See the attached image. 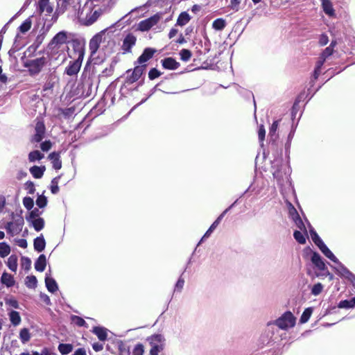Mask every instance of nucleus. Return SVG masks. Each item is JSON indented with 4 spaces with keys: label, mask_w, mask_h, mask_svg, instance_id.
Segmentation results:
<instances>
[{
    "label": "nucleus",
    "mask_w": 355,
    "mask_h": 355,
    "mask_svg": "<svg viewBox=\"0 0 355 355\" xmlns=\"http://www.w3.org/2000/svg\"><path fill=\"white\" fill-rule=\"evenodd\" d=\"M318 248L327 258L336 264V266H331L336 273L341 278L349 282L355 287V275L338 260L324 243L319 245Z\"/></svg>",
    "instance_id": "obj_1"
},
{
    "label": "nucleus",
    "mask_w": 355,
    "mask_h": 355,
    "mask_svg": "<svg viewBox=\"0 0 355 355\" xmlns=\"http://www.w3.org/2000/svg\"><path fill=\"white\" fill-rule=\"evenodd\" d=\"M25 58L26 55L24 54L21 60L23 61L24 67L28 69V73L32 77L37 76L49 61L48 57L45 56L31 60H26Z\"/></svg>",
    "instance_id": "obj_2"
},
{
    "label": "nucleus",
    "mask_w": 355,
    "mask_h": 355,
    "mask_svg": "<svg viewBox=\"0 0 355 355\" xmlns=\"http://www.w3.org/2000/svg\"><path fill=\"white\" fill-rule=\"evenodd\" d=\"M296 318L293 314L287 311L284 313L279 318L274 321H270L267 324V328L270 331V328L272 326H277L283 330H287L288 328L293 327L295 324Z\"/></svg>",
    "instance_id": "obj_3"
},
{
    "label": "nucleus",
    "mask_w": 355,
    "mask_h": 355,
    "mask_svg": "<svg viewBox=\"0 0 355 355\" xmlns=\"http://www.w3.org/2000/svg\"><path fill=\"white\" fill-rule=\"evenodd\" d=\"M271 168L272 175L278 182L284 181V176H286L287 178L291 172V168L288 166L283 164L282 157L274 159V160L272 162Z\"/></svg>",
    "instance_id": "obj_4"
},
{
    "label": "nucleus",
    "mask_w": 355,
    "mask_h": 355,
    "mask_svg": "<svg viewBox=\"0 0 355 355\" xmlns=\"http://www.w3.org/2000/svg\"><path fill=\"white\" fill-rule=\"evenodd\" d=\"M22 209H20L19 213H12L11 218L14 221L8 222L5 226L7 233L13 234L14 226L17 228V233L21 231L23 225L24 224V220L22 216Z\"/></svg>",
    "instance_id": "obj_5"
},
{
    "label": "nucleus",
    "mask_w": 355,
    "mask_h": 355,
    "mask_svg": "<svg viewBox=\"0 0 355 355\" xmlns=\"http://www.w3.org/2000/svg\"><path fill=\"white\" fill-rule=\"evenodd\" d=\"M311 261L318 270L322 272V275L329 276L331 279H333V275L329 272L324 260L318 252L311 251Z\"/></svg>",
    "instance_id": "obj_6"
},
{
    "label": "nucleus",
    "mask_w": 355,
    "mask_h": 355,
    "mask_svg": "<svg viewBox=\"0 0 355 355\" xmlns=\"http://www.w3.org/2000/svg\"><path fill=\"white\" fill-rule=\"evenodd\" d=\"M146 67L147 64H139L133 69L127 70L125 84H132L137 81L146 71Z\"/></svg>",
    "instance_id": "obj_7"
},
{
    "label": "nucleus",
    "mask_w": 355,
    "mask_h": 355,
    "mask_svg": "<svg viewBox=\"0 0 355 355\" xmlns=\"http://www.w3.org/2000/svg\"><path fill=\"white\" fill-rule=\"evenodd\" d=\"M67 32L61 31L54 35L48 44V49L50 51L58 50L61 45L68 43Z\"/></svg>",
    "instance_id": "obj_8"
},
{
    "label": "nucleus",
    "mask_w": 355,
    "mask_h": 355,
    "mask_svg": "<svg viewBox=\"0 0 355 355\" xmlns=\"http://www.w3.org/2000/svg\"><path fill=\"white\" fill-rule=\"evenodd\" d=\"M162 16V12H157L153 16L141 21L138 24L137 30L141 32H146L149 31L153 26L156 25L159 21L161 19Z\"/></svg>",
    "instance_id": "obj_9"
},
{
    "label": "nucleus",
    "mask_w": 355,
    "mask_h": 355,
    "mask_svg": "<svg viewBox=\"0 0 355 355\" xmlns=\"http://www.w3.org/2000/svg\"><path fill=\"white\" fill-rule=\"evenodd\" d=\"M85 41L76 38L71 40V47L77 59L83 60L85 55Z\"/></svg>",
    "instance_id": "obj_10"
},
{
    "label": "nucleus",
    "mask_w": 355,
    "mask_h": 355,
    "mask_svg": "<svg viewBox=\"0 0 355 355\" xmlns=\"http://www.w3.org/2000/svg\"><path fill=\"white\" fill-rule=\"evenodd\" d=\"M78 89L81 90V96L87 98L92 96L93 92V81L92 78H88L83 80L80 85H78Z\"/></svg>",
    "instance_id": "obj_11"
},
{
    "label": "nucleus",
    "mask_w": 355,
    "mask_h": 355,
    "mask_svg": "<svg viewBox=\"0 0 355 355\" xmlns=\"http://www.w3.org/2000/svg\"><path fill=\"white\" fill-rule=\"evenodd\" d=\"M83 60L76 58L74 60L70 61L65 68L64 73L70 76L77 75L80 69Z\"/></svg>",
    "instance_id": "obj_12"
},
{
    "label": "nucleus",
    "mask_w": 355,
    "mask_h": 355,
    "mask_svg": "<svg viewBox=\"0 0 355 355\" xmlns=\"http://www.w3.org/2000/svg\"><path fill=\"white\" fill-rule=\"evenodd\" d=\"M157 52L155 49L151 47L145 48L139 57L137 58L135 64H146L145 63L150 60Z\"/></svg>",
    "instance_id": "obj_13"
},
{
    "label": "nucleus",
    "mask_w": 355,
    "mask_h": 355,
    "mask_svg": "<svg viewBox=\"0 0 355 355\" xmlns=\"http://www.w3.org/2000/svg\"><path fill=\"white\" fill-rule=\"evenodd\" d=\"M279 120L274 121L269 129V144L272 148L276 146V142L279 138V135L277 133V130L279 126Z\"/></svg>",
    "instance_id": "obj_14"
},
{
    "label": "nucleus",
    "mask_w": 355,
    "mask_h": 355,
    "mask_svg": "<svg viewBox=\"0 0 355 355\" xmlns=\"http://www.w3.org/2000/svg\"><path fill=\"white\" fill-rule=\"evenodd\" d=\"M137 41L136 37L132 33L126 35L123 41L122 49L124 53H130L132 48L135 45Z\"/></svg>",
    "instance_id": "obj_15"
},
{
    "label": "nucleus",
    "mask_w": 355,
    "mask_h": 355,
    "mask_svg": "<svg viewBox=\"0 0 355 355\" xmlns=\"http://www.w3.org/2000/svg\"><path fill=\"white\" fill-rule=\"evenodd\" d=\"M45 130V125L42 122L37 123L35 128V134L31 141L36 143L41 142L44 137Z\"/></svg>",
    "instance_id": "obj_16"
},
{
    "label": "nucleus",
    "mask_w": 355,
    "mask_h": 355,
    "mask_svg": "<svg viewBox=\"0 0 355 355\" xmlns=\"http://www.w3.org/2000/svg\"><path fill=\"white\" fill-rule=\"evenodd\" d=\"M324 62H325V60H324V59H322L320 58H319V60L316 62L315 69H314L313 75L311 78V80L309 83L311 85V87L313 86V85L315 84V82L318 78V77L321 73L322 67L323 64H324Z\"/></svg>",
    "instance_id": "obj_17"
},
{
    "label": "nucleus",
    "mask_w": 355,
    "mask_h": 355,
    "mask_svg": "<svg viewBox=\"0 0 355 355\" xmlns=\"http://www.w3.org/2000/svg\"><path fill=\"white\" fill-rule=\"evenodd\" d=\"M71 0H58L57 1V8L52 17L54 21L57 20L58 15L62 14L67 9L68 6L70 4Z\"/></svg>",
    "instance_id": "obj_18"
},
{
    "label": "nucleus",
    "mask_w": 355,
    "mask_h": 355,
    "mask_svg": "<svg viewBox=\"0 0 355 355\" xmlns=\"http://www.w3.org/2000/svg\"><path fill=\"white\" fill-rule=\"evenodd\" d=\"M163 68L168 70H175L180 67V63L177 62L173 58L168 57L161 60Z\"/></svg>",
    "instance_id": "obj_19"
},
{
    "label": "nucleus",
    "mask_w": 355,
    "mask_h": 355,
    "mask_svg": "<svg viewBox=\"0 0 355 355\" xmlns=\"http://www.w3.org/2000/svg\"><path fill=\"white\" fill-rule=\"evenodd\" d=\"M321 6L323 12L329 17H336V12L331 0H322Z\"/></svg>",
    "instance_id": "obj_20"
},
{
    "label": "nucleus",
    "mask_w": 355,
    "mask_h": 355,
    "mask_svg": "<svg viewBox=\"0 0 355 355\" xmlns=\"http://www.w3.org/2000/svg\"><path fill=\"white\" fill-rule=\"evenodd\" d=\"M44 37V33L40 34L36 37L34 42L31 46H29L26 50V52H29L31 53L29 56H31L32 54H33L37 50L41 44L43 42Z\"/></svg>",
    "instance_id": "obj_21"
},
{
    "label": "nucleus",
    "mask_w": 355,
    "mask_h": 355,
    "mask_svg": "<svg viewBox=\"0 0 355 355\" xmlns=\"http://www.w3.org/2000/svg\"><path fill=\"white\" fill-rule=\"evenodd\" d=\"M94 334H95L99 340L105 341L107 339V331L108 329L104 327L101 326H96L94 327L91 331Z\"/></svg>",
    "instance_id": "obj_22"
},
{
    "label": "nucleus",
    "mask_w": 355,
    "mask_h": 355,
    "mask_svg": "<svg viewBox=\"0 0 355 355\" xmlns=\"http://www.w3.org/2000/svg\"><path fill=\"white\" fill-rule=\"evenodd\" d=\"M102 14L103 10L101 8L94 10L93 12H91L89 15H87L84 24L91 26L97 21Z\"/></svg>",
    "instance_id": "obj_23"
},
{
    "label": "nucleus",
    "mask_w": 355,
    "mask_h": 355,
    "mask_svg": "<svg viewBox=\"0 0 355 355\" xmlns=\"http://www.w3.org/2000/svg\"><path fill=\"white\" fill-rule=\"evenodd\" d=\"M151 347L153 346H158L159 345H164L165 338L162 334H155L147 338Z\"/></svg>",
    "instance_id": "obj_24"
},
{
    "label": "nucleus",
    "mask_w": 355,
    "mask_h": 355,
    "mask_svg": "<svg viewBox=\"0 0 355 355\" xmlns=\"http://www.w3.org/2000/svg\"><path fill=\"white\" fill-rule=\"evenodd\" d=\"M45 285L49 292L54 293L58 290V285L54 278L49 277L48 273H46Z\"/></svg>",
    "instance_id": "obj_25"
},
{
    "label": "nucleus",
    "mask_w": 355,
    "mask_h": 355,
    "mask_svg": "<svg viewBox=\"0 0 355 355\" xmlns=\"http://www.w3.org/2000/svg\"><path fill=\"white\" fill-rule=\"evenodd\" d=\"M46 247V241L43 234H40L33 240L34 250L37 252H42L44 250Z\"/></svg>",
    "instance_id": "obj_26"
},
{
    "label": "nucleus",
    "mask_w": 355,
    "mask_h": 355,
    "mask_svg": "<svg viewBox=\"0 0 355 355\" xmlns=\"http://www.w3.org/2000/svg\"><path fill=\"white\" fill-rule=\"evenodd\" d=\"M38 10L40 13L46 12L47 15H50L53 10V7L50 4L49 0H40Z\"/></svg>",
    "instance_id": "obj_27"
},
{
    "label": "nucleus",
    "mask_w": 355,
    "mask_h": 355,
    "mask_svg": "<svg viewBox=\"0 0 355 355\" xmlns=\"http://www.w3.org/2000/svg\"><path fill=\"white\" fill-rule=\"evenodd\" d=\"M101 42V36H99L98 35H94L90 40L89 44V50L91 51L92 55H94L97 52V51L100 46Z\"/></svg>",
    "instance_id": "obj_28"
},
{
    "label": "nucleus",
    "mask_w": 355,
    "mask_h": 355,
    "mask_svg": "<svg viewBox=\"0 0 355 355\" xmlns=\"http://www.w3.org/2000/svg\"><path fill=\"white\" fill-rule=\"evenodd\" d=\"M35 269L38 272H43L46 266V257L45 254H41L35 261Z\"/></svg>",
    "instance_id": "obj_29"
},
{
    "label": "nucleus",
    "mask_w": 355,
    "mask_h": 355,
    "mask_svg": "<svg viewBox=\"0 0 355 355\" xmlns=\"http://www.w3.org/2000/svg\"><path fill=\"white\" fill-rule=\"evenodd\" d=\"M1 282L8 288L13 286L15 284L13 276L6 272H3L2 273L1 277Z\"/></svg>",
    "instance_id": "obj_30"
},
{
    "label": "nucleus",
    "mask_w": 355,
    "mask_h": 355,
    "mask_svg": "<svg viewBox=\"0 0 355 355\" xmlns=\"http://www.w3.org/2000/svg\"><path fill=\"white\" fill-rule=\"evenodd\" d=\"M307 223H308L309 227V233H310L311 238L313 242L314 243V244L318 248L319 245L324 243V242L322 240V239L320 237L318 234L316 232L315 230L311 226L310 223L309 221H307Z\"/></svg>",
    "instance_id": "obj_31"
},
{
    "label": "nucleus",
    "mask_w": 355,
    "mask_h": 355,
    "mask_svg": "<svg viewBox=\"0 0 355 355\" xmlns=\"http://www.w3.org/2000/svg\"><path fill=\"white\" fill-rule=\"evenodd\" d=\"M46 170L44 166H33L30 168L29 171L33 178L40 179L42 178L44 173Z\"/></svg>",
    "instance_id": "obj_32"
},
{
    "label": "nucleus",
    "mask_w": 355,
    "mask_h": 355,
    "mask_svg": "<svg viewBox=\"0 0 355 355\" xmlns=\"http://www.w3.org/2000/svg\"><path fill=\"white\" fill-rule=\"evenodd\" d=\"M27 222H28L30 225H31L37 232L41 231L44 227L45 225L44 218L41 217L33 219L31 220H28Z\"/></svg>",
    "instance_id": "obj_33"
},
{
    "label": "nucleus",
    "mask_w": 355,
    "mask_h": 355,
    "mask_svg": "<svg viewBox=\"0 0 355 355\" xmlns=\"http://www.w3.org/2000/svg\"><path fill=\"white\" fill-rule=\"evenodd\" d=\"M302 232L301 230H295L293 232V237L298 243L305 244L308 234L306 233V234L304 232Z\"/></svg>",
    "instance_id": "obj_34"
},
{
    "label": "nucleus",
    "mask_w": 355,
    "mask_h": 355,
    "mask_svg": "<svg viewBox=\"0 0 355 355\" xmlns=\"http://www.w3.org/2000/svg\"><path fill=\"white\" fill-rule=\"evenodd\" d=\"M191 19V17L187 12H182L177 19L176 24L178 26H183L187 24Z\"/></svg>",
    "instance_id": "obj_35"
},
{
    "label": "nucleus",
    "mask_w": 355,
    "mask_h": 355,
    "mask_svg": "<svg viewBox=\"0 0 355 355\" xmlns=\"http://www.w3.org/2000/svg\"><path fill=\"white\" fill-rule=\"evenodd\" d=\"M73 345L70 343H60L58 345V351L62 355H67L73 350Z\"/></svg>",
    "instance_id": "obj_36"
},
{
    "label": "nucleus",
    "mask_w": 355,
    "mask_h": 355,
    "mask_svg": "<svg viewBox=\"0 0 355 355\" xmlns=\"http://www.w3.org/2000/svg\"><path fill=\"white\" fill-rule=\"evenodd\" d=\"M9 318H10V322L14 326L19 325L21 321L19 313L17 312V311H11L9 313Z\"/></svg>",
    "instance_id": "obj_37"
},
{
    "label": "nucleus",
    "mask_w": 355,
    "mask_h": 355,
    "mask_svg": "<svg viewBox=\"0 0 355 355\" xmlns=\"http://www.w3.org/2000/svg\"><path fill=\"white\" fill-rule=\"evenodd\" d=\"M44 157V154H42L40 150H35L29 153L28 160L30 162H35V161L41 160Z\"/></svg>",
    "instance_id": "obj_38"
},
{
    "label": "nucleus",
    "mask_w": 355,
    "mask_h": 355,
    "mask_svg": "<svg viewBox=\"0 0 355 355\" xmlns=\"http://www.w3.org/2000/svg\"><path fill=\"white\" fill-rule=\"evenodd\" d=\"M227 25L226 21L223 18H217L212 23V28L216 31H223Z\"/></svg>",
    "instance_id": "obj_39"
},
{
    "label": "nucleus",
    "mask_w": 355,
    "mask_h": 355,
    "mask_svg": "<svg viewBox=\"0 0 355 355\" xmlns=\"http://www.w3.org/2000/svg\"><path fill=\"white\" fill-rule=\"evenodd\" d=\"M219 223L218 221L214 220V223L211 225V226L209 227V229L207 230V232L205 233V234L201 238L200 241L198 242V245H200V243L206 239L209 238L212 232L216 229Z\"/></svg>",
    "instance_id": "obj_40"
},
{
    "label": "nucleus",
    "mask_w": 355,
    "mask_h": 355,
    "mask_svg": "<svg viewBox=\"0 0 355 355\" xmlns=\"http://www.w3.org/2000/svg\"><path fill=\"white\" fill-rule=\"evenodd\" d=\"M7 266L12 272H16L17 269V257L16 255H11L8 259Z\"/></svg>",
    "instance_id": "obj_41"
},
{
    "label": "nucleus",
    "mask_w": 355,
    "mask_h": 355,
    "mask_svg": "<svg viewBox=\"0 0 355 355\" xmlns=\"http://www.w3.org/2000/svg\"><path fill=\"white\" fill-rule=\"evenodd\" d=\"M19 339L23 344H25L30 340L31 334L28 328H23L20 330Z\"/></svg>",
    "instance_id": "obj_42"
},
{
    "label": "nucleus",
    "mask_w": 355,
    "mask_h": 355,
    "mask_svg": "<svg viewBox=\"0 0 355 355\" xmlns=\"http://www.w3.org/2000/svg\"><path fill=\"white\" fill-rule=\"evenodd\" d=\"M29 211H30L28 212V215L26 216V221L40 218V215H42L43 213V211L39 210L38 208H34Z\"/></svg>",
    "instance_id": "obj_43"
},
{
    "label": "nucleus",
    "mask_w": 355,
    "mask_h": 355,
    "mask_svg": "<svg viewBox=\"0 0 355 355\" xmlns=\"http://www.w3.org/2000/svg\"><path fill=\"white\" fill-rule=\"evenodd\" d=\"M25 284L28 288H35L37 285V279L35 275H28L25 279Z\"/></svg>",
    "instance_id": "obj_44"
},
{
    "label": "nucleus",
    "mask_w": 355,
    "mask_h": 355,
    "mask_svg": "<svg viewBox=\"0 0 355 355\" xmlns=\"http://www.w3.org/2000/svg\"><path fill=\"white\" fill-rule=\"evenodd\" d=\"M312 313H313L312 307H308V308L305 309L300 318V323L304 324V323L307 322L309 321V318H311Z\"/></svg>",
    "instance_id": "obj_45"
},
{
    "label": "nucleus",
    "mask_w": 355,
    "mask_h": 355,
    "mask_svg": "<svg viewBox=\"0 0 355 355\" xmlns=\"http://www.w3.org/2000/svg\"><path fill=\"white\" fill-rule=\"evenodd\" d=\"M31 17H28L25 21H24V22L19 26L18 29L19 32L24 34L31 29Z\"/></svg>",
    "instance_id": "obj_46"
},
{
    "label": "nucleus",
    "mask_w": 355,
    "mask_h": 355,
    "mask_svg": "<svg viewBox=\"0 0 355 355\" xmlns=\"http://www.w3.org/2000/svg\"><path fill=\"white\" fill-rule=\"evenodd\" d=\"M10 253V247L6 242L0 243V257L5 258Z\"/></svg>",
    "instance_id": "obj_47"
},
{
    "label": "nucleus",
    "mask_w": 355,
    "mask_h": 355,
    "mask_svg": "<svg viewBox=\"0 0 355 355\" xmlns=\"http://www.w3.org/2000/svg\"><path fill=\"white\" fill-rule=\"evenodd\" d=\"M60 178H61V175H58V176L53 178L51 182L50 189L53 194H57L59 191L58 183H59V180H60Z\"/></svg>",
    "instance_id": "obj_48"
},
{
    "label": "nucleus",
    "mask_w": 355,
    "mask_h": 355,
    "mask_svg": "<svg viewBox=\"0 0 355 355\" xmlns=\"http://www.w3.org/2000/svg\"><path fill=\"white\" fill-rule=\"evenodd\" d=\"M35 202L39 208L42 209L46 206L48 200L44 194H41L37 196Z\"/></svg>",
    "instance_id": "obj_49"
},
{
    "label": "nucleus",
    "mask_w": 355,
    "mask_h": 355,
    "mask_svg": "<svg viewBox=\"0 0 355 355\" xmlns=\"http://www.w3.org/2000/svg\"><path fill=\"white\" fill-rule=\"evenodd\" d=\"M71 321L74 322L78 327H87V324L85 320L78 315H71Z\"/></svg>",
    "instance_id": "obj_50"
},
{
    "label": "nucleus",
    "mask_w": 355,
    "mask_h": 355,
    "mask_svg": "<svg viewBox=\"0 0 355 355\" xmlns=\"http://www.w3.org/2000/svg\"><path fill=\"white\" fill-rule=\"evenodd\" d=\"M288 207L289 216L293 220L300 216L295 207L291 202L288 203Z\"/></svg>",
    "instance_id": "obj_51"
},
{
    "label": "nucleus",
    "mask_w": 355,
    "mask_h": 355,
    "mask_svg": "<svg viewBox=\"0 0 355 355\" xmlns=\"http://www.w3.org/2000/svg\"><path fill=\"white\" fill-rule=\"evenodd\" d=\"M21 266L26 271H28L31 268V260L27 257H22L21 259Z\"/></svg>",
    "instance_id": "obj_52"
},
{
    "label": "nucleus",
    "mask_w": 355,
    "mask_h": 355,
    "mask_svg": "<svg viewBox=\"0 0 355 355\" xmlns=\"http://www.w3.org/2000/svg\"><path fill=\"white\" fill-rule=\"evenodd\" d=\"M23 205L27 210H31L34 206L33 199L29 196L23 198Z\"/></svg>",
    "instance_id": "obj_53"
},
{
    "label": "nucleus",
    "mask_w": 355,
    "mask_h": 355,
    "mask_svg": "<svg viewBox=\"0 0 355 355\" xmlns=\"http://www.w3.org/2000/svg\"><path fill=\"white\" fill-rule=\"evenodd\" d=\"M162 74L157 68H152L148 71V78L150 80H153L159 78Z\"/></svg>",
    "instance_id": "obj_54"
},
{
    "label": "nucleus",
    "mask_w": 355,
    "mask_h": 355,
    "mask_svg": "<svg viewBox=\"0 0 355 355\" xmlns=\"http://www.w3.org/2000/svg\"><path fill=\"white\" fill-rule=\"evenodd\" d=\"M180 58L182 61L187 62L191 57V52L189 49H183L180 51Z\"/></svg>",
    "instance_id": "obj_55"
},
{
    "label": "nucleus",
    "mask_w": 355,
    "mask_h": 355,
    "mask_svg": "<svg viewBox=\"0 0 355 355\" xmlns=\"http://www.w3.org/2000/svg\"><path fill=\"white\" fill-rule=\"evenodd\" d=\"M323 289V286L321 283L315 284L311 288V294L317 296L318 295Z\"/></svg>",
    "instance_id": "obj_56"
},
{
    "label": "nucleus",
    "mask_w": 355,
    "mask_h": 355,
    "mask_svg": "<svg viewBox=\"0 0 355 355\" xmlns=\"http://www.w3.org/2000/svg\"><path fill=\"white\" fill-rule=\"evenodd\" d=\"M295 225L302 232H304L305 234H306V226L302 220V219L301 218V217H298L296 219L293 220Z\"/></svg>",
    "instance_id": "obj_57"
},
{
    "label": "nucleus",
    "mask_w": 355,
    "mask_h": 355,
    "mask_svg": "<svg viewBox=\"0 0 355 355\" xmlns=\"http://www.w3.org/2000/svg\"><path fill=\"white\" fill-rule=\"evenodd\" d=\"M338 307L339 309H352L351 299L350 300H341L338 304Z\"/></svg>",
    "instance_id": "obj_58"
},
{
    "label": "nucleus",
    "mask_w": 355,
    "mask_h": 355,
    "mask_svg": "<svg viewBox=\"0 0 355 355\" xmlns=\"http://www.w3.org/2000/svg\"><path fill=\"white\" fill-rule=\"evenodd\" d=\"M334 53V50L331 49L329 47H326L322 52L321 53L320 58L324 59L326 61L327 58L331 56Z\"/></svg>",
    "instance_id": "obj_59"
},
{
    "label": "nucleus",
    "mask_w": 355,
    "mask_h": 355,
    "mask_svg": "<svg viewBox=\"0 0 355 355\" xmlns=\"http://www.w3.org/2000/svg\"><path fill=\"white\" fill-rule=\"evenodd\" d=\"M144 352V345L141 343H138L133 349L132 355H143Z\"/></svg>",
    "instance_id": "obj_60"
},
{
    "label": "nucleus",
    "mask_w": 355,
    "mask_h": 355,
    "mask_svg": "<svg viewBox=\"0 0 355 355\" xmlns=\"http://www.w3.org/2000/svg\"><path fill=\"white\" fill-rule=\"evenodd\" d=\"M24 187L29 194H33L35 191V184L31 180H28L25 183Z\"/></svg>",
    "instance_id": "obj_61"
},
{
    "label": "nucleus",
    "mask_w": 355,
    "mask_h": 355,
    "mask_svg": "<svg viewBox=\"0 0 355 355\" xmlns=\"http://www.w3.org/2000/svg\"><path fill=\"white\" fill-rule=\"evenodd\" d=\"M164 348V345H159L158 346H153L150 349V355H159Z\"/></svg>",
    "instance_id": "obj_62"
},
{
    "label": "nucleus",
    "mask_w": 355,
    "mask_h": 355,
    "mask_svg": "<svg viewBox=\"0 0 355 355\" xmlns=\"http://www.w3.org/2000/svg\"><path fill=\"white\" fill-rule=\"evenodd\" d=\"M5 302L7 305H9L15 309H19V305L17 300H15L14 297H10L8 299H5Z\"/></svg>",
    "instance_id": "obj_63"
},
{
    "label": "nucleus",
    "mask_w": 355,
    "mask_h": 355,
    "mask_svg": "<svg viewBox=\"0 0 355 355\" xmlns=\"http://www.w3.org/2000/svg\"><path fill=\"white\" fill-rule=\"evenodd\" d=\"M75 108L73 107H67L62 110V113L66 119H69L73 114Z\"/></svg>",
    "instance_id": "obj_64"
}]
</instances>
